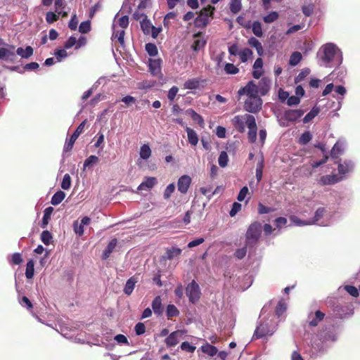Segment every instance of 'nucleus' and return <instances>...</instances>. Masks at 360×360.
Here are the masks:
<instances>
[{"mask_svg":"<svg viewBox=\"0 0 360 360\" xmlns=\"http://www.w3.org/2000/svg\"><path fill=\"white\" fill-rule=\"evenodd\" d=\"M319 58L326 67L338 66L342 63V55L338 47L328 43L321 46Z\"/></svg>","mask_w":360,"mask_h":360,"instance_id":"obj_4","label":"nucleus"},{"mask_svg":"<svg viewBox=\"0 0 360 360\" xmlns=\"http://www.w3.org/2000/svg\"><path fill=\"white\" fill-rule=\"evenodd\" d=\"M53 212V208L52 207H48L44 210V216L42 218V221L41 224V227L44 229L48 225L49 220L51 219V214Z\"/></svg>","mask_w":360,"mask_h":360,"instance_id":"obj_30","label":"nucleus"},{"mask_svg":"<svg viewBox=\"0 0 360 360\" xmlns=\"http://www.w3.org/2000/svg\"><path fill=\"white\" fill-rule=\"evenodd\" d=\"M252 30L253 34L258 37H262L263 36V32L262 28V25L259 21H255L252 23Z\"/></svg>","mask_w":360,"mask_h":360,"instance_id":"obj_43","label":"nucleus"},{"mask_svg":"<svg viewBox=\"0 0 360 360\" xmlns=\"http://www.w3.org/2000/svg\"><path fill=\"white\" fill-rule=\"evenodd\" d=\"M310 73V70L309 68H304L301 70V72L298 74V75L295 79V83L301 82Z\"/></svg>","mask_w":360,"mask_h":360,"instance_id":"obj_54","label":"nucleus"},{"mask_svg":"<svg viewBox=\"0 0 360 360\" xmlns=\"http://www.w3.org/2000/svg\"><path fill=\"white\" fill-rule=\"evenodd\" d=\"M181 249L175 246L165 248V254L160 258V264L165 266L167 260H172L175 257H179L181 254Z\"/></svg>","mask_w":360,"mask_h":360,"instance_id":"obj_12","label":"nucleus"},{"mask_svg":"<svg viewBox=\"0 0 360 360\" xmlns=\"http://www.w3.org/2000/svg\"><path fill=\"white\" fill-rule=\"evenodd\" d=\"M302 58V56L301 53L299 51H295L291 54L290 57L289 64L291 66H295L300 62Z\"/></svg>","mask_w":360,"mask_h":360,"instance_id":"obj_35","label":"nucleus"},{"mask_svg":"<svg viewBox=\"0 0 360 360\" xmlns=\"http://www.w3.org/2000/svg\"><path fill=\"white\" fill-rule=\"evenodd\" d=\"M230 11L234 13H238L242 8L240 0H231L229 4Z\"/></svg>","mask_w":360,"mask_h":360,"instance_id":"obj_41","label":"nucleus"},{"mask_svg":"<svg viewBox=\"0 0 360 360\" xmlns=\"http://www.w3.org/2000/svg\"><path fill=\"white\" fill-rule=\"evenodd\" d=\"M33 49L30 46H27L25 49L19 47L16 50V53L22 58H28L33 55Z\"/></svg>","mask_w":360,"mask_h":360,"instance_id":"obj_27","label":"nucleus"},{"mask_svg":"<svg viewBox=\"0 0 360 360\" xmlns=\"http://www.w3.org/2000/svg\"><path fill=\"white\" fill-rule=\"evenodd\" d=\"M201 349H202V352H204L211 356H214V355H216L218 352V349L216 347H214L212 345H210V344H206L205 345H202L201 347Z\"/></svg>","mask_w":360,"mask_h":360,"instance_id":"obj_34","label":"nucleus"},{"mask_svg":"<svg viewBox=\"0 0 360 360\" xmlns=\"http://www.w3.org/2000/svg\"><path fill=\"white\" fill-rule=\"evenodd\" d=\"M146 51L150 56H155L158 53L156 45L152 43L146 44Z\"/></svg>","mask_w":360,"mask_h":360,"instance_id":"obj_50","label":"nucleus"},{"mask_svg":"<svg viewBox=\"0 0 360 360\" xmlns=\"http://www.w3.org/2000/svg\"><path fill=\"white\" fill-rule=\"evenodd\" d=\"M248 119L255 120V117L250 114L236 115L231 119V124L237 131L244 133L245 131V124H246L247 127L248 126Z\"/></svg>","mask_w":360,"mask_h":360,"instance_id":"obj_7","label":"nucleus"},{"mask_svg":"<svg viewBox=\"0 0 360 360\" xmlns=\"http://www.w3.org/2000/svg\"><path fill=\"white\" fill-rule=\"evenodd\" d=\"M149 69L152 75H159L161 72V60L160 59H150Z\"/></svg>","mask_w":360,"mask_h":360,"instance_id":"obj_22","label":"nucleus"},{"mask_svg":"<svg viewBox=\"0 0 360 360\" xmlns=\"http://www.w3.org/2000/svg\"><path fill=\"white\" fill-rule=\"evenodd\" d=\"M228 161L229 157L227 153L225 151L221 152L218 158L219 166L221 167H225L228 164Z\"/></svg>","mask_w":360,"mask_h":360,"instance_id":"obj_49","label":"nucleus"},{"mask_svg":"<svg viewBox=\"0 0 360 360\" xmlns=\"http://www.w3.org/2000/svg\"><path fill=\"white\" fill-rule=\"evenodd\" d=\"M303 13L309 17L312 15L314 10V6L312 4L303 6L302 8Z\"/></svg>","mask_w":360,"mask_h":360,"instance_id":"obj_62","label":"nucleus"},{"mask_svg":"<svg viewBox=\"0 0 360 360\" xmlns=\"http://www.w3.org/2000/svg\"><path fill=\"white\" fill-rule=\"evenodd\" d=\"M271 303L272 301H270L269 304L264 305L262 309L259 318V325L257 326L254 333V336L257 338L272 335L276 330L277 323L274 320V316L271 315L266 317L265 316Z\"/></svg>","mask_w":360,"mask_h":360,"instance_id":"obj_2","label":"nucleus"},{"mask_svg":"<svg viewBox=\"0 0 360 360\" xmlns=\"http://www.w3.org/2000/svg\"><path fill=\"white\" fill-rule=\"evenodd\" d=\"M262 234V224L259 221L252 223L245 233V245L254 247L258 242Z\"/></svg>","mask_w":360,"mask_h":360,"instance_id":"obj_5","label":"nucleus"},{"mask_svg":"<svg viewBox=\"0 0 360 360\" xmlns=\"http://www.w3.org/2000/svg\"><path fill=\"white\" fill-rule=\"evenodd\" d=\"M186 113L188 114L191 116V117L192 118V120L194 122H197L200 127H202V128L204 127V126H205L204 119L200 115L197 113L194 110H193L191 108L188 109L186 110Z\"/></svg>","mask_w":360,"mask_h":360,"instance_id":"obj_25","label":"nucleus"},{"mask_svg":"<svg viewBox=\"0 0 360 360\" xmlns=\"http://www.w3.org/2000/svg\"><path fill=\"white\" fill-rule=\"evenodd\" d=\"M41 240L46 245H49L52 241V235L49 231H44L41 234Z\"/></svg>","mask_w":360,"mask_h":360,"instance_id":"obj_46","label":"nucleus"},{"mask_svg":"<svg viewBox=\"0 0 360 360\" xmlns=\"http://www.w3.org/2000/svg\"><path fill=\"white\" fill-rule=\"evenodd\" d=\"M326 314L320 310H316L314 311H311L307 316V322L309 326L315 327L322 321Z\"/></svg>","mask_w":360,"mask_h":360,"instance_id":"obj_13","label":"nucleus"},{"mask_svg":"<svg viewBox=\"0 0 360 360\" xmlns=\"http://www.w3.org/2000/svg\"><path fill=\"white\" fill-rule=\"evenodd\" d=\"M333 310L336 318L344 319L350 316L354 313L352 305L343 306L340 303L333 305Z\"/></svg>","mask_w":360,"mask_h":360,"instance_id":"obj_11","label":"nucleus"},{"mask_svg":"<svg viewBox=\"0 0 360 360\" xmlns=\"http://www.w3.org/2000/svg\"><path fill=\"white\" fill-rule=\"evenodd\" d=\"M335 164L338 165V172L340 175H345L352 172L354 169V163L349 160H346L342 163L335 161Z\"/></svg>","mask_w":360,"mask_h":360,"instance_id":"obj_17","label":"nucleus"},{"mask_svg":"<svg viewBox=\"0 0 360 360\" xmlns=\"http://www.w3.org/2000/svg\"><path fill=\"white\" fill-rule=\"evenodd\" d=\"M34 272V263L33 260L27 262L25 270V276L27 278L30 279L33 277Z\"/></svg>","mask_w":360,"mask_h":360,"instance_id":"obj_42","label":"nucleus"},{"mask_svg":"<svg viewBox=\"0 0 360 360\" xmlns=\"http://www.w3.org/2000/svg\"><path fill=\"white\" fill-rule=\"evenodd\" d=\"M91 221V219L89 217H84L81 223L79 224L78 221H75L73 222V229L75 233L79 236H82L84 234V226L89 224Z\"/></svg>","mask_w":360,"mask_h":360,"instance_id":"obj_19","label":"nucleus"},{"mask_svg":"<svg viewBox=\"0 0 360 360\" xmlns=\"http://www.w3.org/2000/svg\"><path fill=\"white\" fill-rule=\"evenodd\" d=\"M214 10L215 8L210 5L203 8L195 19V26L200 28L205 27L209 23V18L212 17Z\"/></svg>","mask_w":360,"mask_h":360,"instance_id":"obj_6","label":"nucleus"},{"mask_svg":"<svg viewBox=\"0 0 360 360\" xmlns=\"http://www.w3.org/2000/svg\"><path fill=\"white\" fill-rule=\"evenodd\" d=\"M60 15L56 14L53 12L49 11L46 15V20L49 24L53 23L58 20Z\"/></svg>","mask_w":360,"mask_h":360,"instance_id":"obj_60","label":"nucleus"},{"mask_svg":"<svg viewBox=\"0 0 360 360\" xmlns=\"http://www.w3.org/2000/svg\"><path fill=\"white\" fill-rule=\"evenodd\" d=\"M248 44L253 47V48H255L257 52V54L259 56H262L264 55V49H263V46L261 44V42L257 39H256L255 37H250L248 41Z\"/></svg>","mask_w":360,"mask_h":360,"instance_id":"obj_24","label":"nucleus"},{"mask_svg":"<svg viewBox=\"0 0 360 360\" xmlns=\"http://www.w3.org/2000/svg\"><path fill=\"white\" fill-rule=\"evenodd\" d=\"M153 26L150 20L147 19V16H145V18L141 22V27L145 34H150Z\"/></svg>","mask_w":360,"mask_h":360,"instance_id":"obj_40","label":"nucleus"},{"mask_svg":"<svg viewBox=\"0 0 360 360\" xmlns=\"http://www.w3.org/2000/svg\"><path fill=\"white\" fill-rule=\"evenodd\" d=\"M342 179L338 174L325 175L321 177L320 181L323 185H332L340 181Z\"/></svg>","mask_w":360,"mask_h":360,"instance_id":"obj_21","label":"nucleus"},{"mask_svg":"<svg viewBox=\"0 0 360 360\" xmlns=\"http://www.w3.org/2000/svg\"><path fill=\"white\" fill-rule=\"evenodd\" d=\"M278 13L276 11H271L270 13L263 18V20L266 23H271L278 18Z\"/></svg>","mask_w":360,"mask_h":360,"instance_id":"obj_47","label":"nucleus"},{"mask_svg":"<svg viewBox=\"0 0 360 360\" xmlns=\"http://www.w3.org/2000/svg\"><path fill=\"white\" fill-rule=\"evenodd\" d=\"M248 128L249 129L248 133V138L249 140V142L251 143H253L257 140V127L256 124V120H252L250 119H248Z\"/></svg>","mask_w":360,"mask_h":360,"instance_id":"obj_18","label":"nucleus"},{"mask_svg":"<svg viewBox=\"0 0 360 360\" xmlns=\"http://www.w3.org/2000/svg\"><path fill=\"white\" fill-rule=\"evenodd\" d=\"M151 155V150L148 144H143L140 148V157L143 160H148Z\"/></svg>","mask_w":360,"mask_h":360,"instance_id":"obj_38","label":"nucleus"},{"mask_svg":"<svg viewBox=\"0 0 360 360\" xmlns=\"http://www.w3.org/2000/svg\"><path fill=\"white\" fill-rule=\"evenodd\" d=\"M252 83L254 86V89L256 91V94L259 96H265L268 94L271 89V79L268 77H264L259 82L258 84H256L254 81H250L247 84Z\"/></svg>","mask_w":360,"mask_h":360,"instance_id":"obj_9","label":"nucleus"},{"mask_svg":"<svg viewBox=\"0 0 360 360\" xmlns=\"http://www.w3.org/2000/svg\"><path fill=\"white\" fill-rule=\"evenodd\" d=\"M98 162V158L96 155H90L87 158L84 162V167H89L92 166L94 164H96Z\"/></svg>","mask_w":360,"mask_h":360,"instance_id":"obj_59","label":"nucleus"},{"mask_svg":"<svg viewBox=\"0 0 360 360\" xmlns=\"http://www.w3.org/2000/svg\"><path fill=\"white\" fill-rule=\"evenodd\" d=\"M114 340L116 341V342L118 345H130L127 338L124 335H122V334H118V335H115L114 337Z\"/></svg>","mask_w":360,"mask_h":360,"instance_id":"obj_52","label":"nucleus"},{"mask_svg":"<svg viewBox=\"0 0 360 360\" xmlns=\"http://www.w3.org/2000/svg\"><path fill=\"white\" fill-rule=\"evenodd\" d=\"M199 285L194 280L186 288V292H199Z\"/></svg>","mask_w":360,"mask_h":360,"instance_id":"obj_56","label":"nucleus"},{"mask_svg":"<svg viewBox=\"0 0 360 360\" xmlns=\"http://www.w3.org/2000/svg\"><path fill=\"white\" fill-rule=\"evenodd\" d=\"M191 184V178L188 175L181 176L177 182L178 191L182 193L186 194Z\"/></svg>","mask_w":360,"mask_h":360,"instance_id":"obj_16","label":"nucleus"},{"mask_svg":"<svg viewBox=\"0 0 360 360\" xmlns=\"http://www.w3.org/2000/svg\"><path fill=\"white\" fill-rule=\"evenodd\" d=\"M86 123V120L82 122L79 124V125L77 127L74 133L71 135L70 139L65 142L63 148L64 152H69L72 149L76 140L77 139L79 136L84 131Z\"/></svg>","mask_w":360,"mask_h":360,"instance_id":"obj_10","label":"nucleus"},{"mask_svg":"<svg viewBox=\"0 0 360 360\" xmlns=\"http://www.w3.org/2000/svg\"><path fill=\"white\" fill-rule=\"evenodd\" d=\"M187 132L188 141L193 146H195L198 143V136L196 132L188 127H186Z\"/></svg>","mask_w":360,"mask_h":360,"instance_id":"obj_26","label":"nucleus"},{"mask_svg":"<svg viewBox=\"0 0 360 360\" xmlns=\"http://www.w3.org/2000/svg\"><path fill=\"white\" fill-rule=\"evenodd\" d=\"M14 49V46H11L10 48H0V59L14 62L16 58Z\"/></svg>","mask_w":360,"mask_h":360,"instance_id":"obj_15","label":"nucleus"},{"mask_svg":"<svg viewBox=\"0 0 360 360\" xmlns=\"http://www.w3.org/2000/svg\"><path fill=\"white\" fill-rule=\"evenodd\" d=\"M186 333L185 330H177L171 333L165 340L166 345L169 347L176 345Z\"/></svg>","mask_w":360,"mask_h":360,"instance_id":"obj_14","label":"nucleus"},{"mask_svg":"<svg viewBox=\"0 0 360 360\" xmlns=\"http://www.w3.org/2000/svg\"><path fill=\"white\" fill-rule=\"evenodd\" d=\"M65 197V193L62 191H58L52 196L51 203L53 205H58L64 200Z\"/></svg>","mask_w":360,"mask_h":360,"instance_id":"obj_31","label":"nucleus"},{"mask_svg":"<svg viewBox=\"0 0 360 360\" xmlns=\"http://www.w3.org/2000/svg\"><path fill=\"white\" fill-rule=\"evenodd\" d=\"M18 301H19V303L21 304V306H22L23 307H25L27 309H30L32 308V302L26 296H22L21 297H19Z\"/></svg>","mask_w":360,"mask_h":360,"instance_id":"obj_53","label":"nucleus"},{"mask_svg":"<svg viewBox=\"0 0 360 360\" xmlns=\"http://www.w3.org/2000/svg\"><path fill=\"white\" fill-rule=\"evenodd\" d=\"M196 39L194 40L193 44L192 45V49L197 51L202 49L205 44L206 41L203 38H197L198 37V34H195L194 36Z\"/></svg>","mask_w":360,"mask_h":360,"instance_id":"obj_33","label":"nucleus"},{"mask_svg":"<svg viewBox=\"0 0 360 360\" xmlns=\"http://www.w3.org/2000/svg\"><path fill=\"white\" fill-rule=\"evenodd\" d=\"M343 153V148L341 144L337 142L330 150V156L333 159H338L339 155Z\"/></svg>","mask_w":360,"mask_h":360,"instance_id":"obj_32","label":"nucleus"},{"mask_svg":"<svg viewBox=\"0 0 360 360\" xmlns=\"http://www.w3.org/2000/svg\"><path fill=\"white\" fill-rule=\"evenodd\" d=\"M200 81L198 79L194 78L187 80L184 84V89H196L199 87Z\"/></svg>","mask_w":360,"mask_h":360,"instance_id":"obj_36","label":"nucleus"},{"mask_svg":"<svg viewBox=\"0 0 360 360\" xmlns=\"http://www.w3.org/2000/svg\"><path fill=\"white\" fill-rule=\"evenodd\" d=\"M238 95L239 97L243 95L248 97L243 105L245 111L250 113H257L262 109V100L259 95L256 94L252 83L240 88L238 91Z\"/></svg>","mask_w":360,"mask_h":360,"instance_id":"obj_3","label":"nucleus"},{"mask_svg":"<svg viewBox=\"0 0 360 360\" xmlns=\"http://www.w3.org/2000/svg\"><path fill=\"white\" fill-rule=\"evenodd\" d=\"M61 188L64 190H68L71 186V177L69 174H65L63 176L62 182H61Z\"/></svg>","mask_w":360,"mask_h":360,"instance_id":"obj_51","label":"nucleus"},{"mask_svg":"<svg viewBox=\"0 0 360 360\" xmlns=\"http://www.w3.org/2000/svg\"><path fill=\"white\" fill-rule=\"evenodd\" d=\"M91 30V22L89 20L83 21L79 26V32L82 34H86Z\"/></svg>","mask_w":360,"mask_h":360,"instance_id":"obj_48","label":"nucleus"},{"mask_svg":"<svg viewBox=\"0 0 360 360\" xmlns=\"http://www.w3.org/2000/svg\"><path fill=\"white\" fill-rule=\"evenodd\" d=\"M304 114L302 110H288L283 113L280 120V125L282 127H288L289 122H294L300 118Z\"/></svg>","mask_w":360,"mask_h":360,"instance_id":"obj_8","label":"nucleus"},{"mask_svg":"<svg viewBox=\"0 0 360 360\" xmlns=\"http://www.w3.org/2000/svg\"><path fill=\"white\" fill-rule=\"evenodd\" d=\"M152 309L155 314L160 316L163 314L164 307L160 296H157L152 302Z\"/></svg>","mask_w":360,"mask_h":360,"instance_id":"obj_23","label":"nucleus"},{"mask_svg":"<svg viewBox=\"0 0 360 360\" xmlns=\"http://www.w3.org/2000/svg\"><path fill=\"white\" fill-rule=\"evenodd\" d=\"M124 35H125V32L124 30H118L116 32H114L112 34V39L117 38L118 42L121 45H123L124 43Z\"/></svg>","mask_w":360,"mask_h":360,"instance_id":"obj_55","label":"nucleus"},{"mask_svg":"<svg viewBox=\"0 0 360 360\" xmlns=\"http://www.w3.org/2000/svg\"><path fill=\"white\" fill-rule=\"evenodd\" d=\"M311 133L309 131H305L301 135L299 143L302 145H306L311 141Z\"/></svg>","mask_w":360,"mask_h":360,"instance_id":"obj_58","label":"nucleus"},{"mask_svg":"<svg viewBox=\"0 0 360 360\" xmlns=\"http://www.w3.org/2000/svg\"><path fill=\"white\" fill-rule=\"evenodd\" d=\"M224 71L228 75H236L238 73L239 69L233 63H226L224 65Z\"/></svg>","mask_w":360,"mask_h":360,"instance_id":"obj_44","label":"nucleus"},{"mask_svg":"<svg viewBox=\"0 0 360 360\" xmlns=\"http://www.w3.org/2000/svg\"><path fill=\"white\" fill-rule=\"evenodd\" d=\"M166 316L168 319H172L173 317H177L180 314L179 310L174 304H168L166 307Z\"/></svg>","mask_w":360,"mask_h":360,"instance_id":"obj_28","label":"nucleus"},{"mask_svg":"<svg viewBox=\"0 0 360 360\" xmlns=\"http://www.w3.org/2000/svg\"><path fill=\"white\" fill-rule=\"evenodd\" d=\"M195 347L192 345L188 342H183L181 345V349L190 353H193L195 350Z\"/></svg>","mask_w":360,"mask_h":360,"instance_id":"obj_63","label":"nucleus"},{"mask_svg":"<svg viewBox=\"0 0 360 360\" xmlns=\"http://www.w3.org/2000/svg\"><path fill=\"white\" fill-rule=\"evenodd\" d=\"M253 52L251 49L248 48H245L242 51H239L238 56L241 62L245 63L248 61V58L252 55Z\"/></svg>","mask_w":360,"mask_h":360,"instance_id":"obj_37","label":"nucleus"},{"mask_svg":"<svg viewBox=\"0 0 360 360\" xmlns=\"http://www.w3.org/2000/svg\"><path fill=\"white\" fill-rule=\"evenodd\" d=\"M247 247L248 246L245 245L242 248L237 249L234 252V256L238 259H243L247 253Z\"/></svg>","mask_w":360,"mask_h":360,"instance_id":"obj_61","label":"nucleus"},{"mask_svg":"<svg viewBox=\"0 0 360 360\" xmlns=\"http://www.w3.org/2000/svg\"><path fill=\"white\" fill-rule=\"evenodd\" d=\"M319 112V110L317 108H313L310 112H309L303 118L304 123H308L311 120H312Z\"/></svg>","mask_w":360,"mask_h":360,"instance_id":"obj_45","label":"nucleus"},{"mask_svg":"<svg viewBox=\"0 0 360 360\" xmlns=\"http://www.w3.org/2000/svg\"><path fill=\"white\" fill-rule=\"evenodd\" d=\"M326 212V210L323 207H319L316 210L314 219L310 221L311 224H314L316 221H319L320 219H321L323 216V214Z\"/></svg>","mask_w":360,"mask_h":360,"instance_id":"obj_57","label":"nucleus"},{"mask_svg":"<svg viewBox=\"0 0 360 360\" xmlns=\"http://www.w3.org/2000/svg\"><path fill=\"white\" fill-rule=\"evenodd\" d=\"M139 281V276L134 275L129 278L126 283L124 291V292H132L136 283Z\"/></svg>","mask_w":360,"mask_h":360,"instance_id":"obj_29","label":"nucleus"},{"mask_svg":"<svg viewBox=\"0 0 360 360\" xmlns=\"http://www.w3.org/2000/svg\"><path fill=\"white\" fill-rule=\"evenodd\" d=\"M286 309L287 304L283 300H280L276 307V315L278 316V318L281 317L282 314L286 311Z\"/></svg>","mask_w":360,"mask_h":360,"instance_id":"obj_39","label":"nucleus"},{"mask_svg":"<svg viewBox=\"0 0 360 360\" xmlns=\"http://www.w3.org/2000/svg\"><path fill=\"white\" fill-rule=\"evenodd\" d=\"M22 259L21 254L16 252V253H14L12 255L11 259L10 261V262L12 264L18 265V264H20L22 263Z\"/></svg>","mask_w":360,"mask_h":360,"instance_id":"obj_64","label":"nucleus"},{"mask_svg":"<svg viewBox=\"0 0 360 360\" xmlns=\"http://www.w3.org/2000/svg\"><path fill=\"white\" fill-rule=\"evenodd\" d=\"M340 333L338 326H325L310 340L311 355L318 356L324 354L338 340Z\"/></svg>","mask_w":360,"mask_h":360,"instance_id":"obj_1","label":"nucleus"},{"mask_svg":"<svg viewBox=\"0 0 360 360\" xmlns=\"http://www.w3.org/2000/svg\"><path fill=\"white\" fill-rule=\"evenodd\" d=\"M158 183L155 177L146 176L144 181L138 186L139 191L151 189Z\"/></svg>","mask_w":360,"mask_h":360,"instance_id":"obj_20","label":"nucleus"}]
</instances>
